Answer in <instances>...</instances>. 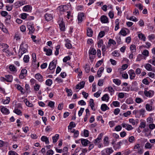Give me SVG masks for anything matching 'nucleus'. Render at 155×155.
<instances>
[{
    "label": "nucleus",
    "instance_id": "58",
    "mask_svg": "<svg viewBox=\"0 0 155 155\" xmlns=\"http://www.w3.org/2000/svg\"><path fill=\"white\" fill-rule=\"evenodd\" d=\"M104 80L103 79H99L98 80L97 84L100 86H102L103 84Z\"/></svg>",
    "mask_w": 155,
    "mask_h": 155
},
{
    "label": "nucleus",
    "instance_id": "55",
    "mask_svg": "<svg viewBox=\"0 0 155 155\" xmlns=\"http://www.w3.org/2000/svg\"><path fill=\"white\" fill-rule=\"evenodd\" d=\"M54 101H50L48 104V106L51 108H53L54 106Z\"/></svg>",
    "mask_w": 155,
    "mask_h": 155
},
{
    "label": "nucleus",
    "instance_id": "40",
    "mask_svg": "<svg viewBox=\"0 0 155 155\" xmlns=\"http://www.w3.org/2000/svg\"><path fill=\"white\" fill-rule=\"evenodd\" d=\"M13 112L18 115H22L21 111L18 109L15 108L13 110Z\"/></svg>",
    "mask_w": 155,
    "mask_h": 155
},
{
    "label": "nucleus",
    "instance_id": "8",
    "mask_svg": "<svg viewBox=\"0 0 155 155\" xmlns=\"http://www.w3.org/2000/svg\"><path fill=\"white\" fill-rule=\"evenodd\" d=\"M35 78L40 82H42L44 81L42 76L39 73H38L35 74Z\"/></svg>",
    "mask_w": 155,
    "mask_h": 155
},
{
    "label": "nucleus",
    "instance_id": "61",
    "mask_svg": "<svg viewBox=\"0 0 155 155\" xmlns=\"http://www.w3.org/2000/svg\"><path fill=\"white\" fill-rule=\"evenodd\" d=\"M108 44H112L114 45L116 44V43L115 41L113 39H110L109 40Z\"/></svg>",
    "mask_w": 155,
    "mask_h": 155
},
{
    "label": "nucleus",
    "instance_id": "38",
    "mask_svg": "<svg viewBox=\"0 0 155 155\" xmlns=\"http://www.w3.org/2000/svg\"><path fill=\"white\" fill-rule=\"evenodd\" d=\"M121 143H119V142L117 143V144H115L113 145V148L115 150H116L117 149H119L120 147Z\"/></svg>",
    "mask_w": 155,
    "mask_h": 155
},
{
    "label": "nucleus",
    "instance_id": "6",
    "mask_svg": "<svg viewBox=\"0 0 155 155\" xmlns=\"http://www.w3.org/2000/svg\"><path fill=\"white\" fill-rule=\"evenodd\" d=\"M44 18L47 21L51 20L53 18V15L51 14L46 13L44 15Z\"/></svg>",
    "mask_w": 155,
    "mask_h": 155
},
{
    "label": "nucleus",
    "instance_id": "57",
    "mask_svg": "<svg viewBox=\"0 0 155 155\" xmlns=\"http://www.w3.org/2000/svg\"><path fill=\"white\" fill-rule=\"evenodd\" d=\"M70 57L69 56H67L64 57L63 59V61L64 62L66 63L68 61L70 60Z\"/></svg>",
    "mask_w": 155,
    "mask_h": 155
},
{
    "label": "nucleus",
    "instance_id": "46",
    "mask_svg": "<svg viewBox=\"0 0 155 155\" xmlns=\"http://www.w3.org/2000/svg\"><path fill=\"white\" fill-rule=\"evenodd\" d=\"M29 58L28 55H25L24 58L23 60L25 62L27 63L29 62Z\"/></svg>",
    "mask_w": 155,
    "mask_h": 155
},
{
    "label": "nucleus",
    "instance_id": "60",
    "mask_svg": "<svg viewBox=\"0 0 155 155\" xmlns=\"http://www.w3.org/2000/svg\"><path fill=\"white\" fill-rule=\"evenodd\" d=\"M113 105L115 107L119 106L120 103L118 101H114L112 102Z\"/></svg>",
    "mask_w": 155,
    "mask_h": 155
},
{
    "label": "nucleus",
    "instance_id": "22",
    "mask_svg": "<svg viewBox=\"0 0 155 155\" xmlns=\"http://www.w3.org/2000/svg\"><path fill=\"white\" fill-rule=\"evenodd\" d=\"M41 140L42 141L45 142L46 144H49V143L48 139L45 136H42L41 138Z\"/></svg>",
    "mask_w": 155,
    "mask_h": 155
},
{
    "label": "nucleus",
    "instance_id": "39",
    "mask_svg": "<svg viewBox=\"0 0 155 155\" xmlns=\"http://www.w3.org/2000/svg\"><path fill=\"white\" fill-rule=\"evenodd\" d=\"M52 83V81L51 79H47L45 82V84L46 85L50 86Z\"/></svg>",
    "mask_w": 155,
    "mask_h": 155
},
{
    "label": "nucleus",
    "instance_id": "64",
    "mask_svg": "<svg viewBox=\"0 0 155 155\" xmlns=\"http://www.w3.org/2000/svg\"><path fill=\"white\" fill-rule=\"evenodd\" d=\"M122 129V127L120 125L116 126L115 128V130L116 131H120Z\"/></svg>",
    "mask_w": 155,
    "mask_h": 155
},
{
    "label": "nucleus",
    "instance_id": "14",
    "mask_svg": "<svg viewBox=\"0 0 155 155\" xmlns=\"http://www.w3.org/2000/svg\"><path fill=\"white\" fill-rule=\"evenodd\" d=\"M43 51L46 52V54L47 56H50L52 54V50L51 48L47 49L45 48H43Z\"/></svg>",
    "mask_w": 155,
    "mask_h": 155
},
{
    "label": "nucleus",
    "instance_id": "43",
    "mask_svg": "<svg viewBox=\"0 0 155 155\" xmlns=\"http://www.w3.org/2000/svg\"><path fill=\"white\" fill-rule=\"evenodd\" d=\"M60 47V45H58L55 47L56 51L54 52V54L55 55L57 56L59 54V50Z\"/></svg>",
    "mask_w": 155,
    "mask_h": 155
},
{
    "label": "nucleus",
    "instance_id": "52",
    "mask_svg": "<svg viewBox=\"0 0 155 155\" xmlns=\"http://www.w3.org/2000/svg\"><path fill=\"white\" fill-rule=\"evenodd\" d=\"M104 60L103 59H101V60L98 61L96 64V67L97 68L100 65H101L103 62Z\"/></svg>",
    "mask_w": 155,
    "mask_h": 155
},
{
    "label": "nucleus",
    "instance_id": "2",
    "mask_svg": "<svg viewBox=\"0 0 155 155\" xmlns=\"http://www.w3.org/2000/svg\"><path fill=\"white\" fill-rule=\"evenodd\" d=\"M114 152L111 147L108 148L101 152V155H109Z\"/></svg>",
    "mask_w": 155,
    "mask_h": 155
},
{
    "label": "nucleus",
    "instance_id": "19",
    "mask_svg": "<svg viewBox=\"0 0 155 155\" xmlns=\"http://www.w3.org/2000/svg\"><path fill=\"white\" fill-rule=\"evenodd\" d=\"M93 31L91 28H87V35L90 37H91L92 36Z\"/></svg>",
    "mask_w": 155,
    "mask_h": 155
},
{
    "label": "nucleus",
    "instance_id": "48",
    "mask_svg": "<svg viewBox=\"0 0 155 155\" xmlns=\"http://www.w3.org/2000/svg\"><path fill=\"white\" fill-rule=\"evenodd\" d=\"M146 108L147 110L150 111L152 110V107L148 104H146Z\"/></svg>",
    "mask_w": 155,
    "mask_h": 155
},
{
    "label": "nucleus",
    "instance_id": "41",
    "mask_svg": "<svg viewBox=\"0 0 155 155\" xmlns=\"http://www.w3.org/2000/svg\"><path fill=\"white\" fill-rule=\"evenodd\" d=\"M104 144L105 146H108L109 144L108 137H105L104 140Z\"/></svg>",
    "mask_w": 155,
    "mask_h": 155
},
{
    "label": "nucleus",
    "instance_id": "51",
    "mask_svg": "<svg viewBox=\"0 0 155 155\" xmlns=\"http://www.w3.org/2000/svg\"><path fill=\"white\" fill-rule=\"evenodd\" d=\"M6 100H5L3 101V103L4 104H8L10 102V98H9V97H6Z\"/></svg>",
    "mask_w": 155,
    "mask_h": 155
},
{
    "label": "nucleus",
    "instance_id": "33",
    "mask_svg": "<svg viewBox=\"0 0 155 155\" xmlns=\"http://www.w3.org/2000/svg\"><path fill=\"white\" fill-rule=\"evenodd\" d=\"M138 37L139 39L141 40L145 41L146 40V37L145 35L142 33H140L138 35Z\"/></svg>",
    "mask_w": 155,
    "mask_h": 155
},
{
    "label": "nucleus",
    "instance_id": "35",
    "mask_svg": "<svg viewBox=\"0 0 155 155\" xmlns=\"http://www.w3.org/2000/svg\"><path fill=\"white\" fill-rule=\"evenodd\" d=\"M59 138V135L58 134H56L54 136L52 137L53 142V143H56L58 140Z\"/></svg>",
    "mask_w": 155,
    "mask_h": 155
},
{
    "label": "nucleus",
    "instance_id": "32",
    "mask_svg": "<svg viewBox=\"0 0 155 155\" xmlns=\"http://www.w3.org/2000/svg\"><path fill=\"white\" fill-rule=\"evenodd\" d=\"M59 8L60 12H64L65 11L67 7L66 5H61L59 6Z\"/></svg>",
    "mask_w": 155,
    "mask_h": 155
},
{
    "label": "nucleus",
    "instance_id": "45",
    "mask_svg": "<svg viewBox=\"0 0 155 155\" xmlns=\"http://www.w3.org/2000/svg\"><path fill=\"white\" fill-rule=\"evenodd\" d=\"M105 35V32L103 31H101L99 33L98 35V37H100V38L103 37Z\"/></svg>",
    "mask_w": 155,
    "mask_h": 155
},
{
    "label": "nucleus",
    "instance_id": "1",
    "mask_svg": "<svg viewBox=\"0 0 155 155\" xmlns=\"http://www.w3.org/2000/svg\"><path fill=\"white\" fill-rule=\"evenodd\" d=\"M27 27L29 30V34L32 35L34 33L35 31V28L34 27V24L32 22H28L27 23Z\"/></svg>",
    "mask_w": 155,
    "mask_h": 155
},
{
    "label": "nucleus",
    "instance_id": "50",
    "mask_svg": "<svg viewBox=\"0 0 155 155\" xmlns=\"http://www.w3.org/2000/svg\"><path fill=\"white\" fill-rule=\"evenodd\" d=\"M130 49L131 51H132L131 52L132 53L135 51L136 50V46L134 45H131L130 47Z\"/></svg>",
    "mask_w": 155,
    "mask_h": 155
},
{
    "label": "nucleus",
    "instance_id": "47",
    "mask_svg": "<svg viewBox=\"0 0 155 155\" xmlns=\"http://www.w3.org/2000/svg\"><path fill=\"white\" fill-rule=\"evenodd\" d=\"M109 91L110 92V95H112L114 93V91L113 87L111 86L108 87Z\"/></svg>",
    "mask_w": 155,
    "mask_h": 155
},
{
    "label": "nucleus",
    "instance_id": "9",
    "mask_svg": "<svg viewBox=\"0 0 155 155\" xmlns=\"http://www.w3.org/2000/svg\"><path fill=\"white\" fill-rule=\"evenodd\" d=\"M80 140L82 145L84 146H87L88 144L91 143L90 141L86 139L81 138L80 139Z\"/></svg>",
    "mask_w": 155,
    "mask_h": 155
},
{
    "label": "nucleus",
    "instance_id": "30",
    "mask_svg": "<svg viewBox=\"0 0 155 155\" xmlns=\"http://www.w3.org/2000/svg\"><path fill=\"white\" fill-rule=\"evenodd\" d=\"M67 14L66 16L67 18L68 19H70L71 21L73 19V16L71 15V12L70 11H68L67 12Z\"/></svg>",
    "mask_w": 155,
    "mask_h": 155
},
{
    "label": "nucleus",
    "instance_id": "37",
    "mask_svg": "<svg viewBox=\"0 0 155 155\" xmlns=\"http://www.w3.org/2000/svg\"><path fill=\"white\" fill-rule=\"evenodd\" d=\"M104 69V68L103 67H101L99 68L97 73V75L99 77H101V74L103 71Z\"/></svg>",
    "mask_w": 155,
    "mask_h": 155
},
{
    "label": "nucleus",
    "instance_id": "7",
    "mask_svg": "<svg viewBox=\"0 0 155 155\" xmlns=\"http://www.w3.org/2000/svg\"><path fill=\"white\" fill-rule=\"evenodd\" d=\"M128 73L129 75L130 79L131 80L134 79L136 76L134 71L133 69H130L128 71Z\"/></svg>",
    "mask_w": 155,
    "mask_h": 155
},
{
    "label": "nucleus",
    "instance_id": "23",
    "mask_svg": "<svg viewBox=\"0 0 155 155\" xmlns=\"http://www.w3.org/2000/svg\"><path fill=\"white\" fill-rule=\"evenodd\" d=\"M145 112V110L144 109H141L139 110H138V116L137 117H139L141 115H143L144 113Z\"/></svg>",
    "mask_w": 155,
    "mask_h": 155
},
{
    "label": "nucleus",
    "instance_id": "63",
    "mask_svg": "<svg viewBox=\"0 0 155 155\" xmlns=\"http://www.w3.org/2000/svg\"><path fill=\"white\" fill-rule=\"evenodd\" d=\"M64 106V104L63 103H61L59 104L58 107V110H61L63 109Z\"/></svg>",
    "mask_w": 155,
    "mask_h": 155
},
{
    "label": "nucleus",
    "instance_id": "4",
    "mask_svg": "<svg viewBox=\"0 0 155 155\" xmlns=\"http://www.w3.org/2000/svg\"><path fill=\"white\" fill-rule=\"evenodd\" d=\"M28 47V45L27 44L24 45L23 43L22 42L20 46L19 50L24 54L27 51Z\"/></svg>",
    "mask_w": 155,
    "mask_h": 155
},
{
    "label": "nucleus",
    "instance_id": "54",
    "mask_svg": "<svg viewBox=\"0 0 155 155\" xmlns=\"http://www.w3.org/2000/svg\"><path fill=\"white\" fill-rule=\"evenodd\" d=\"M84 135L85 137H87L89 136V132L88 130H84Z\"/></svg>",
    "mask_w": 155,
    "mask_h": 155
},
{
    "label": "nucleus",
    "instance_id": "15",
    "mask_svg": "<svg viewBox=\"0 0 155 155\" xmlns=\"http://www.w3.org/2000/svg\"><path fill=\"white\" fill-rule=\"evenodd\" d=\"M1 112L5 114H9V111L8 109L6 107H3L1 108Z\"/></svg>",
    "mask_w": 155,
    "mask_h": 155
},
{
    "label": "nucleus",
    "instance_id": "42",
    "mask_svg": "<svg viewBox=\"0 0 155 155\" xmlns=\"http://www.w3.org/2000/svg\"><path fill=\"white\" fill-rule=\"evenodd\" d=\"M112 54L114 55V56L115 57H118L120 55V53L118 52V51L117 50H115L112 53Z\"/></svg>",
    "mask_w": 155,
    "mask_h": 155
},
{
    "label": "nucleus",
    "instance_id": "26",
    "mask_svg": "<svg viewBox=\"0 0 155 155\" xmlns=\"http://www.w3.org/2000/svg\"><path fill=\"white\" fill-rule=\"evenodd\" d=\"M84 17L83 13H81L79 14L78 15V23H80L83 20V17Z\"/></svg>",
    "mask_w": 155,
    "mask_h": 155
},
{
    "label": "nucleus",
    "instance_id": "3",
    "mask_svg": "<svg viewBox=\"0 0 155 155\" xmlns=\"http://www.w3.org/2000/svg\"><path fill=\"white\" fill-rule=\"evenodd\" d=\"M20 1H17L14 4V7L15 8H18L21 6L25 4L26 0H20Z\"/></svg>",
    "mask_w": 155,
    "mask_h": 155
},
{
    "label": "nucleus",
    "instance_id": "44",
    "mask_svg": "<svg viewBox=\"0 0 155 155\" xmlns=\"http://www.w3.org/2000/svg\"><path fill=\"white\" fill-rule=\"evenodd\" d=\"M103 41L102 39L99 40L97 42V46L99 48H100L103 45Z\"/></svg>",
    "mask_w": 155,
    "mask_h": 155
},
{
    "label": "nucleus",
    "instance_id": "13",
    "mask_svg": "<svg viewBox=\"0 0 155 155\" xmlns=\"http://www.w3.org/2000/svg\"><path fill=\"white\" fill-rule=\"evenodd\" d=\"M145 68L148 71H151L155 72V68L154 70H153L152 68V66L150 64L147 63L144 65Z\"/></svg>",
    "mask_w": 155,
    "mask_h": 155
},
{
    "label": "nucleus",
    "instance_id": "20",
    "mask_svg": "<svg viewBox=\"0 0 155 155\" xmlns=\"http://www.w3.org/2000/svg\"><path fill=\"white\" fill-rule=\"evenodd\" d=\"M65 41L66 42L65 44L66 47L68 49H70L72 47V45L70 43V41L68 39L65 40Z\"/></svg>",
    "mask_w": 155,
    "mask_h": 155
},
{
    "label": "nucleus",
    "instance_id": "34",
    "mask_svg": "<svg viewBox=\"0 0 155 155\" xmlns=\"http://www.w3.org/2000/svg\"><path fill=\"white\" fill-rule=\"evenodd\" d=\"M65 91L67 93L68 96L69 97L71 96L72 94V91L71 89H68L67 88H66Z\"/></svg>",
    "mask_w": 155,
    "mask_h": 155
},
{
    "label": "nucleus",
    "instance_id": "17",
    "mask_svg": "<svg viewBox=\"0 0 155 155\" xmlns=\"http://www.w3.org/2000/svg\"><path fill=\"white\" fill-rule=\"evenodd\" d=\"M6 79V81L8 82H11L13 80V76L11 75H5Z\"/></svg>",
    "mask_w": 155,
    "mask_h": 155
},
{
    "label": "nucleus",
    "instance_id": "31",
    "mask_svg": "<svg viewBox=\"0 0 155 155\" xmlns=\"http://www.w3.org/2000/svg\"><path fill=\"white\" fill-rule=\"evenodd\" d=\"M113 82L116 85L119 86L121 83V81L120 80L118 79H113Z\"/></svg>",
    "mask_w": 155,
    "mask_h": 155
},
{
    "label": "nucleus",
    "instance_id": "62",
    "mask_svg": "<svg viewBox=\"0 0 155 155\" xmlns=\"http://www.w3.org/2000/svg\"><path fill=\"white\" fill-rule=\"evenodd\" d=\"M135 101L137 103L139 104L143 102V101L140 98L137 97L135 99Z\"/></svg>",
    "mask_w": 155,
    "mask_h": 155
},
{
    "label": "nucleus",
    "instance_id": "29",
    "mask_svg": "<svg viewBox=\"0 0 155 155\" xmlns=\"http://www.w3.org/2000/svg\"><path fill=\"white\" fill-rule=\"evenodd\" d=\"M20 18L24 20L26 19L27 20V17L28 16V14L26 13H23L20 14Z\"/></svg>",
    "mask_w": 155,
    "mask_h": 155
},
{
    "label": "nucleus",
    "instance_id": "24",
    "mask_svg": "<svg viewBox=\"0 0 155 155\" xmlns=\"http://www.w3.org/2000/svg\"><path fill=\"white\" fill-rule=\"evenodd\" d=\"M101 110L102 111H105L109 110V108L105 104H102L101 106Z\"/></svg>",
    "mask_w": 155,
    "mask_h": 155
},
{
    "label": "nucleus",
    "instance_id": "36",
    "mask_svg": "<svg viewBox=\"0 0 155 155\" xmlns=\"http://www.w3.org/2000/svg\"><path fill=\"white\" fill-rule=\"evenodd\" d=\"M8 142L6 141H4L0 140V147H2L4 146H7Z\"/></svg>",
    "mask_w": 155,
    "mask_h": 155
},
{
    "label": "nucleus",
    "instance_id": "11",
    "mask_svg": "<svg viewBox=\"0 0 155 155\" xmlns=\"http://www.w3.org/2000/svg\"><path fill=\"white\" fill-rule=\"evenodd\" d=\"M59 28L60 30L63 31H65V25L64 22L62 20L59 24Z\"/></svg>",
    "mask_w": 155,
    "mask_h": 155
},
{
    "label": "nucleus",
    "instance_id": "16",
    "mask_svg": "<svg viewBox=\"0 0 155 155\" xmlns=\"http://www.w3.org/2000/svg\"><path fill=\"white\" fill-rule=\"evenodd\" d=\"M22 10L24 12L31 11L32 10V7L29 5H26L23 8Z\"/></svg>",
    "mask_w": 155,
    "mask_h": 155
},
{
    "label": "nucleus",
    "instance_id": "21",
    "mask_svg": "<svg viewBox=\"0 0 155 155\" xmlns=\"http://www.w3.org/2000/svg\"><path fill=\"white\" fill-rule=\"evenodd\" d=\"M15 86L16 87V88L22 94H24L25 93V91H23L24 90L23 88L20 85L16 84L15 85Z\"/></svg>",
    "mask_w": 155,
    "mask_h": 155
},
{
    "label": "nucleus",
    "instance_id": "18",
    "mask_svg": "<svg viewBox=\"0 0 155 155\" xmlns=\"http://www.w3.org/2000/svg\"><path fill=\"white\" fill-rule=\"evenodd\" d=\"M96 53V50L93 48L91 47L89 50L88 54L89 55H95Z\"/></svg>",
    "mask_w": 155,
    "mask_h": 155
},
{
    "label": "nucleus",
    "instance_id": "5",
    "mask_svg": "<svg viewBox=\"0 0 155 155\" xmlns=\"http://www.w3.org/2000/svg\"><path fill=\"white\" fill-rule=\"evenodd\" d=\"M100 21L102 23H108L109 22L108 17L105 15H102L101 16Z\"/></svg>",
    "mask_w": 155,
    "mask_h": 155
},
{
    "label": "nucleus",
    "instance_id": "10",
    "mask_svg": "<svg viewBox=\"0 0 155 155\" xmlns=\"http://www.w3.org/2000/svg\"><path fill=\"white\" fill-rule=\"evenodd\" d=\"M56 67V64H55L54 61H52L50 63L48 69H49L50 70H53Z\"/></svg>",
    "mask_w": 155,
    "mask_h": 155
},
{
    "label": "nucleus",
    "instance_id": "53",
    "mask_svg": "<svg viewBox=\"0 0 155 155\" xmlns=\"http://www.w3.org/2000/svg\"><path fill=\"white\" fill-rule=\"evenodd\" d=\"M108 16L110 18L113 19L114 16L113 12L112 11H110L108 13Z\"/></svg>",
    "mask_w": 155,
    "mask_h": 155
},
{
    "label": "nucleus",
    "instance_id": "27",
    "mask_svg": "<svg viewBox=\"0 0 155 155\" xmlns=\"http://www.w3.org/2000/svg\"><path fill=\"white\" fill-rule=\"evenodd\" d=\"M109 97L108 94H104L101 98V100L102 101H108Z\"/></svg>",
    "mask_w": 155,
    "mask_h": 155
},
{
    "label": "nucleus",
    "instance_id": "25",
    "mask_svg": "<svg viewBox=\"0 0 155 155\" xmlns=\"http://www.w3.org/2000/svg\"><path fill=\"white\" fill-rule=\"evenodd\" d=\"M9 69L12 71L16 72L17 69L13 65H10L9 67Z\"/></svg>",
    "mask_w": 155,
    "mask_h": 155
},
{
    "label": "nucleus",
    "instance_id": "56",
    "mask_svg": "<svg viewBox=\"0 0 155 155\" xmlns=\"http://www.w3.org/2000/svg\"><path fill=\"white\" fill-rule=\"evenodd\" d=\"M146 45H143V47L147 48H149L151 46V43L149 42H145Z\"/></svg>",
    "mask_w": 155,
    "mask_h": 155
},
{
    "label": "nucleus",
    "instance_id": "49",
    "mask_svg": "<svg viewBox=\"0 0 155 155\" xmlns=\"http://www.w3.org/2000/svg\"><path fill=\"white\" fill-rule=\"evenodd\" d=\"M119 33L123 36H125L127 35L126 31L125 30L123 29H122L120 30L119 32Z\"/></svg>",
    "mask_w": 155,
    "mask_h": 155
},
{
    "label": "nucleus",
    "instance_id": "12",
    "mask_svg": "<svg viewBox=\"0 0 155 155\" xmlns=\"http://www.w3.org/2000/svg\"><path fill=\"white\" fill-rule=\"evenodd\" d=\"M153 91H149L147 90H145L144 91V94L147 97H151L153 96Z\"/></svg>",
    "mask_w": 155,
    "mask_h": 155
},
{
    "label": "nucleus",
    "instance_id": "28",
    "mask_svg": "<svg viewBox=\"0 0 155 155\" xmlns=\"http://www.w3.org/2000/svg\"><path fill=\"white\" fill-rule=\"evenodd\" d=\"M24 101L26 105L28 107H32L33 106V104L30 103L27 99H25L24 100Z\"/></svg>",
    "mask_w": 155,
    "mask_h": 155
},
{
    "label": "nucleus",
    "instance_id": "59",
    "mask_svg": "<svg viewBox=\"0 0 155 155\" xmlns=\"http://www.w3.org/2000/svg\"><path fill=\"white\" fill-rule=\"evenodd\" d=\"M84 110V108H81L80 110L78 112V115L79 117L82 115V114Z\"/></svg>",
    "mask_w": 155,
    "mask_h": 155
}]
</instances>
